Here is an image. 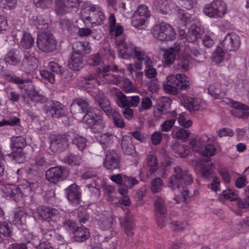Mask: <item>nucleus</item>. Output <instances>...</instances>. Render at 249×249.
I'll return each instance as SVG.
<instances>
[{"label":"nucleus","instance_id":"f257e3e1","mask_svg":"<svg viewBox=\"0 0 249 249\" xmlns=\"http://www.w3.org/2000/svg\"><path fill=\"white\" fill-rule=\"evenodd\" d=\"M190 84L188 77L183 74L178 73L168 76L163 87L166 93L177 95L178 92V89L185 90L189 88Z\"/></svg>","mask_w":249,"mask_h":249},{"label":"nucleus","instance_id":"f03ea898","mask_svg":"<svg viewBox=\"0 0 249 249\" xmlns=\"http://www.w3.org/2000/svg\"><path fill=\"white\" fill-rule=\"evenodd\" d=\"M5 197L12 198L18 201L24 196H28L33 193L30 187L25 185L16 186L13 184H7L1 189Z\"/></svg>","mask_w":249,"mask_h":249},{"label":"nucleus","instance_id":"7ed1b4c3","mask_svg":"<svg viewBox=\"0 0 249 249\" xmlns=\"http://www.w3.org/2000/svg\"><path fill=\"white\" fill-rule=\"evenodd\" d=\"M193 179L192 176L180 166L174 168V174L169 178L168 186L173 189L179 188L180 185L184 184L188 185L192 183Z\"/></svg>","mask_w":249,"mask_h":249},{"label":"nucleus","instance_id":"20e7f679","mask_svg":"<svg viewBox=\"0 0 249 249\" xmlns=\"http://www.w3.org/2000/svg\"><path fill=\"white\" fill-rule=\"evenodd\" d=\"M116 23L114 15L110 14V36L114 39L119 53L120 51L123 50L124 48L128 44V42H125L126 37L123 34V27L119 24L116 25Z\"/></svg>","mask_w":249,"mask_h":249},{"label":"nucleus","instance_id":"39448f33","mask_svg":"<svg viewBox=\"0 0 249 249\" xmlns=\"http://www.w3.org/2000/svg\"><path fill=\"white\" fill-rule=\"evenodd\" d=\"M154 37L162 41H170L174 40L176 32L172 27L165 22L155 25L152 29Z\"/></svg>","mask_w":249,"mask_h":249},{"label":"nucleus","instance_id":"423d86ee","mask_svg":"<svg viewBox=\"0 0 249 249\" xmlns=\"http://www.w3.org/2000/svg\"><path fill=\"white\" fill-rule=\"evenodd\" d=\"M203 12L210 18H222L227 12V5L222 0H214L205 6Z\"/></svg>","mask_w":249,"mask_h":249},{"label":"nucleus","instance_id":"0eeeda50","mask_svg":"<svg viewBox=\"0 0 249 249\" xmlns=\"http://www.w3.org/2000/svg\"><path fill=\"white\" fill-rule=\"evenodd\" d=\"M36 45L42 52L50 53L56 49V41L52 34L42 32L38 35Z\"/></svg>","mask_w":249,"mask_h":249},{"label":"nucleus","instance_id":"6e6552de","mask_svg":"<svg viewBox=\"0 0 249 249\" xmlns=\"http://www.w3.org/2000/svg\"><path fill=\"white\" fill-rule=\"evenodd\" d=\"M111 92L114 94L116 103L121 107H137L140 103L139 96H126L119 89L114 88Z\"/></svg>","mask_w":249,"mask_h":249},{"label":"nucleus","instance_id":"1a4fd4ad","mask_svg":"<svg viewBox=\"0 0 249 249\" xmlns=\"http://www.w3.org/2000/svg\"><path fill=\"white\" fill-rule=\"evenodd\" d=\"M68 176V170L61 166L51 167L46 172V179L49 182L53 184L64 180Z\"/></svg>","mask_w":249,"mask_h":249},{"label":"nucleus","instance_id":"9d476101","mask_svg":"<svg viewBox=\"0 0 249 249\" xmlns=\"http://www.w3.org/2000/svg\"><path fill=\"white\" fill-rule=\"evenodd\" d=\"M119 56L124 59H130L134 56L138 60H143L147 55L141 48L136 47L131 42H128L125 47L120 51Z\"/></svg>","mask_w":249,"mask_h":249},{"label":"nucleus","instance_id":"9b49d317","mask_svg":"<svg viewBox=\"0 0 249 249\" xmlns=\"http://www.w3.org/2000/svg\"><path fill=\"white\" fill-rule=\"evenodd\" d=\"M69 134H73V133L69 132L54 136L51 141L50 148L52 151L54 152H58L66 149L69 146L70 140L71 139Z\"/></svg>","mask_w":249,"mask_h":249},{"label":"nucleus","instance_id":"f8f14e48","mask_svg":"<svg viewBox=\"0 0 249 249\" xmlns=\"http://www.w3.org/2000/svg\"><path fill=\"white\" fill-rule=\"evenodd\" d=\"M181 102L183 107L190 112L201 110L206 107L204 100L184 94L181 96Z\"/></svg>","mask_w":249,"mask_h":249},{"label":"nucleus","instance_id":"ddd939ff","mask_svg":"<svg viewBox=\"0 0 249 249\" xmlns=\"http://www.w3.org/2000/svg\"><path fill=\"white\" fill-rule=\"evenodd\" d=\"M36 213L40 218L48 222L57 223L60 221V213L54 208L41 206L37 208Z\"/></svg>","mask_w":249,"mask_h":249},{"label":"nucleus","instance_id":"4468645a","mask_svg":"<svg viewBox=\"0 0 249 249\" xmlns=\"http://www.w3.org/2000/svg\"><path fill=\"white\" fill-rule=\"evenodd\" d=\"M44 110L47 115L53 118H59L65 116V107L60 103L50 101L45 106Z\"/></svg>","mask_w":249,"mask_h":249},{"label":"nucleus","instance_id":"2eb2a0df","mask_svg":"<svg viewBox=\"0 0 249 249\" xmlns=\"http://www.w3.org/2000/svg\"><path fill=\"white\" fill-rule=\"evenodd\" d=\"M12 36L15 40L20 41V45L25 49H30L34 45V39L31 34L24 31L14 30Z\"/></svg>","mask_w":249,"mask_h":249},{"label":"nucleus","instance_id":"dca6fc26","mask_svg":"<svg viewBox=\"0 0 249 249\" xmlns=\"http://www.w3.org/2000/svg\"><path fill=\"white\" fill-rule=\"evenodd\" d=\"M82 19L87 26L91 24L92 26H96L103 23L105 16L99 10L91 8L89 12V16L83 18Z\"/></svg>","mask_w":249,"mask_h":249},{"label":"nucleus","instance_id":"f3484780","mask_svg":"<svg viewBox=\"0 0 249 249\" xmlns=\"http://www.w3.org/2000/svg\"><path fill=\"white\" fill-rule=\"evenodd\" d=\"M38 64V59L27 52L24 54V58L22 59L20 68L22 71L26 73H31L37 68Z\"/></svg>","mask_w":249,"mask_h":249},{"label":"nucleus","instance_id":"a211bd4d","mask_svg":"<svg viewBox=\"0 0 249 249\" xmlns=\"http://www.w3.org/2000/svg\"><path fill=\"white\" fill-rule=\"evenodd\" d=\"M67 197L70 202L74 206L78 205L81 201V193L79 187L73 183L65 189Z\"/></svg>","mask_w":249,"mask_h":249},{"label":"nucleus","instance_id":"6ab92c4d","mask_svg":"<svg viewBox=\"0 0 249 249\" xmlns=\"http://www.w3.org/2000/svg\"><path fill=\"white\" fill-rule=\"evenodd\" d=\"M221 44L226 51H236L239 48L240 44L239 36L235 33L228 34Z\"/></svg>","mask_w":249,"mask_h":249},{"label":"nucleus","instance_id":"aec40b11","mask_svg":"<svg viewBox=\"0 0 249 249\" xmlns=\"http://www.w3.org/2000/svg\"><path fill=\"white\" fill-rule=\"evenodd\" d=\"M80 3V0H57L56 10L60 14H64L69 12L71 8L79 6Z\"/></svg>","mask_w":249,"mask_h":249},{"label":"nucleus","instance_id":"412c9836","mask_svg":"<svg viewBox=\"0 0 249 249\" xmlns=\"http://www.w3.org/2000/svg\"><path fill=\"white\" fill-rule=\"evenodd\" d=\"M90 107L86 99L83 98H76L74 99L71 104V112L74 114L77 113H85L86 111H89Z\"/></svg>","mask_w":249,"mask_h":249},{"label":"nucleus","instance_id":"4be33fe9","mask_svg":"<svg viewBox=\"0 0 249 249\" xmlns=\"http://www.w3.org/2000/svg\"><path fill=\"white\" fill-rule=\"evenodd\" d=\"M180 51V47L178 43H175L172 47L164 49L163 58L165 63L167 65L173 64L176 59V55Z\"/></svg>","mask_w":249,"mask_h":249},{"label":"nucleus","instance_id":"5701e85b","mask_svg":"<svg viewBox=\"0 0 249 249\" xmlns=\"http://www.w3.org/2000/svg\"><path fill=\"white\" fill-rule=\"evenodd\" d=\"M121 223L124 228V231L127 235L131 236L134 234L135 224L132 215L129 211H127L124 217L120 220Z\"/></svg>","mask_w":249,"mask_h":249},{"label":"nucleus","instance_id":"b1692460","mask_svg":"<svg viewBox=\"0 0 249 249\" xmlns=\"http://www.w3.org/2000/svg\"><path fill=\"white\" fill-rule=\"evenodd\" d=\"M110 179L118 185H122L124 183L126 185L130 186L129 187H133L139 183V181L135 178L122 174L112 175L110 177Z\"/></svg>","mask_w":249,"mask_h":249},{"label":"nucleus","instance_id":"393cba45","mask_svg":"<svg viewBox=\"0 0 249 249\" xmlns=\"http://www.w3.org/2000/svg\"><path fill=\"white\" fill-rule=\"evenodd\" d=\"M209 140V138L206 135H203L201 137L197 136L190 140L189 144L193 151L200 152Z\"/></svg>","mask_w":249,"mask_h":249},{"label":"nucleus","instance_id":"a878e982","mask_svg":"<svg viewBox=\"0 0 249 249\" xmlns=\"http://www.w3.org/2000/svg\"><path fill=\"white\" fill-rule=\"evenodd\" d=\"M27 178L28 180L26 181L27 186L30 187L31 191L33 192L34 189L37 187V180L39 177L38 171L37 169L32 168H29L26 170Z\"/></svg>","mask_w":249,"mask_h":249},{"label":"nucleus","instance_id":"bb28decb","mask_svg":"<svg viewBox=\"0 0 249 249\" xmlns=\"http://www.w3.org/2000/svg\"><path fill=\"white\" fill-rule=\"evenodd\" d=\"M31 24L41 32H44V30L48 29L49 19L45 15L37 16L33 17Z\"/></svg>","mask_w":249,"mask_h":249},{"label":"nucleus","instance_id":"cd10ccee","mask_svg":"<svg viewBox=\"0 0 249 249\" xmlns=\"http://www.w3.org/2000/svg\"><path fill=\"white\" fill-rule=\"evenodd\" d=\"M209 93L215 98H219L225 96L227 93V89L225 85L220 83L211 85L208 89Z\"/></svg>","mask_w":249,"mask_h":249},{"label":"nucleus","instance_id":"c85d7f7f","mask_svg":"<svg viewBox=\"0 0 249 249\" xmlns=\"http://www.w3.org/2000/svg\"><path fill=\"white\" fill-rule=\"evenodd\" d=\"M86 114L83 116L82 121L89 125H96L101 121L100 116L95 112L94 110L90 109L86 111Z\"/></svg>","mask_w":249,"mask_h":249},{"label":"nucleus","instance_id":"c756f323","mask_svg":"<svg viewBox=\"0 0 249 249\" xmlns=\"http://www.w3.org/2000/svg\"><path fill=\"white\" fill-rule=\"evenodd\" d=\"M69 67L74 71H78L83 67V55L72 53L69 60Z\"/></svg>","mask_w":249,"mask_h":249},{"label":"nucleus","instance_id":"7c9ffc66","mask_svg":"<svg viewBox=\"0 0 249 249\" xmlns=\"http://www.w3.org/2000/svg\"><path fill=\"white\" fill-rule=\"evenodd\" d=\"M190 59L188 56L181 55L178 56L175 64V68L181 71L185 72L190 68Z\"/></svg>","mask_w":249,"mask_h":249},{"label":"nucleus","instance_id":"2f4dec72","mask_svg":"<svg viewBox=\"0 0 249 249\" xmlns=\"http://www.w3.org/2000/svg\"><path fill=\"white\" fill-rule=\"evenodd\" d=\"M173 4L169 0H155L153 2V6L161 13L167 14L172 9Z\"/></svg>","mask_w":249,"mask_h":249},{"label":"nucleus","instance_id":"473e14b6","mask_svg":"<svg viewBox=\"0 0 249 249\" xmlns=\"http://www.w3.org/2000/svg\"><path fill=\"white\" fill-rule=\"evenodd\" d=\"M73 233L74 240L77 242H83L90 236L89 230L84 226L78 227Z\"/></svg>","mask_w":249,"mask_h":249},{"label":"nucleus","instance_id":"72a5a7b5","mask_svg":"<svg viewBox=\"0 0 249 249\" xmlns=\"http://www.w3.org/2000/svg\"><path fill=\"white\" fill-rule=\"evenodd\" d=\"M200 28L196 24H193L188 30L186 39L189 42H194L197 38L200 37Z\"/></svg>","mask_w":249,"mask_h":249},{"label":"nucleus","instance_id":"f704fd0d","mask_svg":"<svg viewBox=\"0 0 249 249\" xmlns=\"http://www.w3.org/2000/svg\"><path fill=\"white\" fill-rule=\"evenodd\" d=\"M122 149L126 155H131L135 151L134 146L132 144L131 138L128 136L123 137L122 141Z\"/></svg>","mask_w":249,"mask_h":249},{"label":"nucleus","instance_id":"c9c22d12","mask_svg":"<svg viewBox=\"0 0 249 249\" xmlns=\"http://www.w3.org/2000/svg\"><path fill=\"white\" fill-rule=\"evenodd\" d=\"M72 49L75 50L72 53L82 54V53H88L90 51L89 43L88 41H78L74 43Z\"/></svg>","mask_w":249,"mask_h":249},{"label":"nucleus","instance_id":"e433bc0d","mask_svg":"<svg viewBox=\"0 0 249 249\" xmlns=\"http://www.w3.org/2000/svg\"><path fill=\"white\" fill-rule=\"evenodd\" d=\"M5 61L10 65H16L20 61L19 51L16 49L10 50L5 56Z\"/></svg>","mask_w":249,"mask_h":249},{"label":"nucleus","instance_id":"4c0bfd02","mask_svg":"<svg viewBox=\"0 0 249 249\" xmlns=\"http://www.w3.org/2000/svg\"><path fill=\"white\" fill-rule=\"evenodd\" d=\"M59 25L64 32L67 31L71 34L76 33L78 29L73 22L69 19H62L59 22Z\"/></svg>","mask_w":249,"mask_h":249},{"label":"nucleus","instance_id":"58836bf2","mask_svg":"<svg viewBox=\"0 0 249 249\" xmlns=\"http://www.w3.org/2000/svg\"><path fill=\"white\" fill-rule=\"evenodd\" d=\"M26 144V140L23 137H13L11 139L10 147L12 150H22Z\"/></svg>","mask_w":249,"mask_h":249},{"label":"nucleus","instance_id":"ea45409f","mask_svg":"<svg viewBox=\"0 0 249 249\" xmlns=\"http://www.w3.org/2000/svg\"><path fill=\"white\" fill-rule=\"evenodd\" d=\"M28 215L23 211L15 213L14 216L11 217L10 222L17 226H20L26 224Z\"/></svg>","mask_w":249,"mask_h":249},{"label":"nucleus","instance_id":"a19ab883","mask_svg":"<svg viewBox=\"0 0 249 249\" xmlns=\"http://www.w3.org/2000/svg\"><path fill=\"white\" fill-rule=\"evenodd\" d=\"M13 152L8 155L11 160L16 163H22L26 160V154L20 150H12Z\"/></svg>","mask_w":249,"mask_h":249},{"label":"nucleus","instance_id":"79ce46f5","mask_svg":"<svg viewBox=\"0 0 249 249\" xmlns=\"http://www.w3.org/2000/svg\"><path fill=\"white\" fill-rule=\"evenodd\" d=\"M25 93L22 95V97L25 100L26 99H30L33 102L38 103H43L45 99V98L37 94L35 91L32 90H28L25 89Z\"/></svg>","mask_w":249,"mask_h":249},{"label":"nucleus","instance_id":"37998d69","mask_svg":"<svg viewBox=\"0 0 249 249\" xmlns=\"http://www.w3.org/2000/svg\"><path fill=\"white\" fill-rule=\"evenodd\" d=\"M154 206L156 215L167 214L164 201L161 197L156 196Z\"/></svg>","mask_w":249,"mask_h":249},{"label":"nucleus","instance_id":"c03bdc74","mask_svg":"<svg viewBox=\"0 0 249 249\" xmlns=\"http://www.w3.org/2000/svg\"><path fill=\"white\" fill-rule=\"evenodd\" d=\"M82 158L80 155L70 154L63 160V162L71 166H78L81 163Z\"/></svg>","mask_w":249,"mask_h":249},{"label":"nucleus","instance_id":"a18cd8bd","mask_svg":"<svg viewBox=\"0 0 249 249\" xmlns=\"http://www.w3.org/2000/svg\"><path fill=\"white\" fill-rule=\"evenodd\" d=\"M72 143L75 145L79 150L82 151L86 147L87 140L80 135H75L72 139Z\"/></svg>","mask_w":249,"mask_h":249},{"label":"nucleus","instance_id":"49530a36","mask_svg":"<svg viewBox=\"0 0 249 249\" xmlns=\"http://www.w3.org/2000/svg\"><path fill=\"white\" fill-rule=\"evenodd\" d=\"M111 116L113 123L116 127L119 128H124L125 127L124 122L121 115L118 111H114L112 112Z\"/></svg>","mask_w":249,"mask_h":249},{"label":"nucleus","instance_id":"de8ad7c7","mask_svg":"<svg viewBox=\"0 0 249 249\" xmlns=\"http://www.w3.org/2000/svg\"><path fill=\"white\" fill-rule=\"evenodd\" d=\"M225 58V53L220 47H217L213 53L212 59L213 61L216 64L221 63Z\"/></svg>","mask_w":249,"mask_h":249},{"label":"nucleus","instance_id":"09e8293b","mask_svg":"<svg viewBox=\"0 0 249 249\" xmlns=\"http://www.w3.org/2000/svg\"><path fill=\"white\" fill-rule=\"evenodd\" d=\"M213 167V163L208 165H202L200 169L201 177L205 179H208L211 178L213 173L212 169Z\"/></svg>","mask_w":249,"mask_h":249},{"label":"nucleus","instance_id":"8fccbe9b","mask_svg":"<svg viewBox=\"0 0 249 249\" xmlns=\"http://www.w3.org/2000/svg\"><path fill=\"white\" fill-rule=\"evenodd\" d=\"M204 146V148H203L200 152L202 155L205 157H212L214 155L216 149L213 144L206 143Z\"/></svg>","mask_w":249,"mask_h":249},{"label":"nucleus","instance_id":"3c124183","mask_svg":"<svg viewBox=\"0 0 249 249\" xmlns=\"http://www.w3.org/2000/svg\"><path fill=\"white\" fill-rule=\"evenodd\" d=\"M152 107V101L149 97H145L142 99L141 105L138 107L140 112L150 109Z\"/></svg>","mask_w":249,"mask_h":249},{"label":"nucleus","instance_id":"603ef678","mask_svg":"<svg viewBox=\"0 0 249 249\" xmlns=\"http://www.w3.org/2000/svg\"><path fill=\"white\" fill-rule=\"evenodd\" d=\"M178 121L179 124L184 128H188L192 125V121L190 120H187L186 114L181 113L178 115Z\"/></svg>","mask_w":249,"mask_h":249},{"label":"nucleus","instance_id":"864d4df0","mask_svg":"<svg viewBox=\"0 0 249 249\" xmlns=\"http://www.w3.org/2000/svg\"><path fill=\"white\" fill-rule=\"evenodd\" d=\"M35 6L43 9L50 8L53 5V0H33Z\"/></svg>","mask_w":249,"mask_h":249},{"label":"nucleus","instance_id":"5fc2aeb1","mask_svg":"<svg viewBox=\"0 0 249 249\" xmlns=\"http://www.w3.org/2000/svg\"><path fill=\"white\" fill-rule=\"evenodd\" d=\"M98 103L107 115L109 116V102L104 96H100L98 98Z\"/></svg>","mask_w":249,"mask_h":249},{"label":"nucleus","instance_id":"6e6d98bb","mask_svg":"<svg viewBox=\"0 0 249 249\" xmlns=\"http://www.w3.org/2000/svg\"><path fill=\"white\" fill-rule=\"evenodd\" d=\"M163 182L160 178H156L153 179L151 182V191L154 193L160 191L161 187L163 186Z\"/></svg>","mask_w":249,"mask_h":249},{"label":"nucleus","instance_id":"4d7b16f0","mask_svg":"<svg viewBox=\"0 0 249 249\" xmlns=\"http://www.w3.org/2000/svg\"><path fill=\"white\" fill-rule=\"evenodd\" d=\"M135 13L139 15L140 17H142L145 19H147L150 16V11L147 6L146 5L139 6Z\"/></svg>","mask_w":249,"mask_h":249},{"label":"nucleus","instance_id":"13d9d810","mask_svg":"<svg viewBox=\"0 0 249 249\" xmlns=\"http://www.w3.org/2000/svg\"><path fill=\"white\" fill-rule=\"evenodd\" d=\"M146 19L140 17L139 15L134 13L132 18V25L136 27L139 28L144 25Z\"/></svg>","mask_w":249,"mask_h":249},{"label":"nucleus","instance_id":"bf43d9fd","mask_svg":"<svg viewBox=\"0 0 249 249\" xmlns=\"http://www.w3.org/2000/svg\"><path fill=\"white\" fill-rule=\"evenodd\" d=\"M48 67L52 71L56 73V74L60 75L62 74L65 71L64 68L62 66L53 61H50L49 62Z\"/></svg>","mask_w":249,"mask_h":249},{"label":"nucleus","instance_id":"052dcab7","mask_svg":"<svg viewBox=\"0 0 249 249\" xmlns=\"http://www.w3.org/2000/svg\"><path fill=\"white\" fill-rule=\"evenodd\" d=\"M119 167V158L118 154L112 151L110 155V170L115 169Z\"/></svg>","mask_w":249,"mask_h":249},{"label":"nucleus","instance_id":"680f3d73","mask_svg":"<svg viewBox=\"0 0 249 249\" xmlns=\"http://www.w3.org/2000/svg\"><path fill=\"white\" fill-rule=\"evenodd\" d=\"M231 107L236 108V109H240L241 110L237 111L238 115H236V116L237 117L240 118V116H241L242 113H241V111L243 112H247L249 111V108L248 107L244 104H241L239 102H236V101H233L231 102ZM240 118H241L240 117Z\"/></svg>","mask_w":249,"mask_h":249},{"label":"nucleus","instance_id":"e2e57ef3","mask_svg":"<svg viewBox=\"0 0 249 249\" xmlns=\"http://www.w3.org/2000/svg\"><path fill=\"white\" fill-rule=\"evenodd\" d=\"M5 236L10 237L12 235V231L8 223L5 222H0V234Z\"/></svg>","mask_w":249,"mask_h":249},{"label":"nucleus","instance_id":"0e129e2a","mask_svg":"<svg viewBox=\"0 0 249 249\" xmlns=\"http://www.w3.org/2000/svg\"><path fill=\"white\" fill-rule=\"evenodd\" d=\"M171 228L175 231H181L186 228L187 223L185 221H173L171 223Z\"/></svg>","mask_w":249,"mask_h":249},{"label":"nucleus","instance_id":"69168bd1","mask_svg":"<svg viewBox=\"0 0 249 249\" xmlns=\"http://www.w3.org/2000/svg\"><path fill=\"white\" fill-rule=\"evenodd\" d=\"M101 55L98 53L91 55L87 60L89 65L92 66L99 65L101 62Z\"/></svg>","mask_w":249,"mask_h":249},{"label":"nucleus","instance_id":"338daca9","mask_svg":"<svg viewBox=\"0 0 249 249\" xmlns=\"http://www.w3.org/2000/svg\"><path fill=\"white\" fill-rule=\"evenodd\" d=\"M222 196L226 199L234 201L238 199L237 195L231 189L226 190L222 192Z\"/></svg>","mask_w":249,"mask_h":249},{"label":"nucleus","instance_id":"774afa93","mask_svg":"<svg viewBox=\"0 0 249 249\" xmlns=\"http://www.w3.org/2000/svg\"><path fill=\"white\" fill-rule=\"evenodd\" d=\"M156 221L160 228H164L168 221L167 214L156 215Z\"/></svg>","mask_w":249,"mask_h":249}]
</instances>
